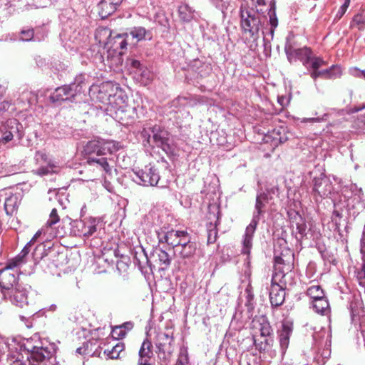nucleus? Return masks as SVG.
<instances>
[{
	"label": "nucleus",
	"mask_w": 365,
	"mask_h": 365,
	"mask_svg": "<svg viewBox=\"0 0 365 365\" xmlns=\"http://www.w3.org/2000/svg\"><path fill=\"white\" fill-rule=\"evenodd\" d=\"M312 307L317 313L325 314L329 311V304L324 295L322 298L312 301Z\"/></svg>",
	"instance_id": "31"
},
{
	"label": "nucleus",
	"mask_w": 365,
	"mask_h": 365,
	"mask_svg": "<svg viewBox=\"0 0 365 365\" xmlns=\"http://www.w3.org/2000/svg\"><path fill=\"white\" fill-rule=\"evenodd\" d=\"M351 73L353 76H354L356 77L363 78L365 79V70L360 71L357 68H355L351 71Z\"/></svg>",
	"instance_id": "53"
},
{
	"label": "nucleus",
	"mask_w": 365,
	"mask_h": 365,
	"mask_svg": "<svg viewBox=\"0 0 365 365\" xmlns=\"http://www.w3.org/2000/svg\"><path fill=\"white\" fill-rule=\"evenodd\" d=\"M253 327L258 330L262 337H269L273 332L272 327L264 316L256 317L252 321Z\"/></svg>",
	"instance_id": "24"
},
{
	"label": "nucleus",
	"mask_w": 365,
	"mask_h": 365,
	"mask_svg": "<svg viewBox=\"0 0 365 365\" xmlns=\"http://www.w3.org/2000/svg\"><path fill=\"white\" fill-rule=\"evenodd\" d=\"M28 289L22 284L16 285V288L9 292L8 296H2L4 299H7L13 304L23 307L27 305L28 302Z\"/></svg>",
	"instance_id": "16"
},
{
	"label": "nucleus",
	"mask_w": 365,
	"mask_h": 365,
	"mask_svg": "<svg viewBox=\"0 0 365 365\" xmlns=\"http://www.w3.org/2000/svg\"><path fill=\"white\" fill-rule=\"evenodd\" d=\"M265 1L264 0H256V6H261L264 5Z\"/></svg>",
	"instance_id": "64"
},
{
	"label": "nucleus",
	"mask_w": 365,
	"mask_h": 365,
	"mask_svg": "<svg viewBox=\"0 0 365 365\" xmlns=\"http://www.w3.org/2000/svg\"><path fill=\"white\" fill-rule=\"evenodd\" d=\"M82 155L86 162L88 161L89 157L95 158L96 156L99 157L103 155L104 153L101 143L96 140H91L88 142L83 147Z\"/></svg>",
	"instance_id": "22"
},
{
	"label": "nucleus",
	"mask_w": 365,
	"mask_h": 365,
	"mask_svg": "<svg viewBox=\"0 0 365 365\" xmlns=\"http://www.w3.org/2000/svg\"><path fill=\"white\" fill-rule=\"evenodd\" d=\"M17 197L11 195L7 197L4 202V210L8 215H12L16 210Z\"/></svg>",
	"instance_id": "36"
},
{
	"label": "nucleus",
	"mask_w": 365,
	"mask_h": 365,
	"mask_svg": "<svg viewBox=\"0 0 365 365\" xmlns=\"http://www.w3.org/2000/svg\"><path fill=\"white\" fill-rule=\"evenodd\" d=\"M181 233H182V231L171 230L165 234L163 238L168 245L175 247L179 237L180 238Z\"/></svg>",
	"instance_id": "33"
},
{
	"label": "nucleus",
	"mask_w": 365,
	"mask_h": 365,
	"mask_svg": "<svg viewBox=\"0 0 365 365\" xmlns=\"http://www.w3.org/2000/svg\"><path fill=\"white\" fill-rule=\"evenodd\" d=\"M196 251V245L195 243L192 242L191 244L187 245V246L181 247L178 250V253L180 256L183 259H189L191 258Z\"/></svg>",
	"instance_id": "35"
},
{
	"label": "nucleus",
	"mask_w": 365,
	"mask_h": 365,
	"mask_svg": "<svg viewBox=\"0 0 365 365\" xmlns=\"http://www.w3.org/2000/svg\"><path fill=\"white\" fill-rule=\"evenodd\" d=\"M127 34H128V41L130 37L132 39H135L136 42L143 40H150L153 37L151 31L147 30L143 26H135Z\"/></svg>",
	"instance_id": "27"
},
{
	"label": "nucleus",
	"mask_w": 365,
	"mask_h": 365,
	"mask_svg": "<svg viewBox=\"0 0 365 365\" xmlns=\"http://www.w3.org/2000/svg\"><path fill=\"white\" fill-rule=\"evenodd\" d=\"M98 98L104 104L106 114L123 125L131 123L135 114V108L125 106L128 99L118 84L106 82L101 87Z\"/></svg>",
	"instance_id": "1"
},
{
	"label": "nucleus",
	"mask_w": 365,
	"mask_h": 365,
	"mask_svg": "<svg viewBox=\"0 0 365 365\" xmlns=\"http://www.w3.org/2000/svg\"><path fill=\"white\" fill-rule=\"evenodd\" d=\"M7 86L8 83L6 81L0 80V100L2 98L4 93H6Z\"/></svg>",
	"instance_id": "52"
},
{
	"label": "nucleus",
	"mask_w": 365,
	"mask_h": 365,
	"mask_svg": "<svg viewBox=\"0 0 365 365\" xmlns=\"http://www.w3.org/2000/svg\"><path fill=\"white\" fill-rule=\"evenodd\" d=\"M153 261L159 266V269L165 270L171 263V257L168 253L160 248H155L151 255Z\"/></svg>",
	"instance_id": "23"
},
{
	"label": "nucleus",
	"mask_w": 365,
	"mask_h": 365,
	"mask_svg": "<svg viewBox=\"0 0 365 365\" xmlns=\"http://www.w3.org/2000/svg\"><path fill=\"white\" fill-rule=\"evenodd\" d=\"M14 267L6 264V266L0 269V292L2 296H8L11 289L16 288V285H20L17 272Z\"/></svg>",
	"instance_id": "11"
},
{
	"label": "nucleus",
	"mask_w": 365,
	"mask_h": 365,
	"mask_svg": "<svg viewBox=\"0 0 365 365\" xmlns=\"http://www.w3.org/2000/svg\"><path fill=\"white\" fill-rule=\"evenodd\" d=\"M346 9L341 6L335 16V20L340 19L343 16V15L346 13Z\"/></svg>",
	"instance_id": "55"
},
{
	"label": "nucleus",
	"mask_w": 365,
	"mask_h": 365,
	"mask_svg": "<svg viewBox=\"0 0 365 365\" xmlns=\"http://www.w3.org/2000/svg\"><path fill=\"white\" fill-rule=\"evenodd\" d=\"M124 344L118 342L113 346L111 350L106 349L105 354H106L110 359H118L120 357V354L124 350Z\"/></svg>",
	"instance_id": "39"
},
{
	"label": "nucleus",
	"mask_w": 365,
	"mask_h": 365,
	"mask_svg": "<svg viewBox=\"0 0 365 365\" xmlns=\"http://www.w3.org/2000/svg\"><path fill=\"white\" fill-rule=\"evenodd\" d=\"M19 126L21 125L16 119H10L7 120L4 125L0 128V134L4 143H8L13 139L14 135L17 134L19 138H21L19 134Z\"/></svg>",
	"instance_id": "18"
},
{
	"label": "nucleus",
	"mask_w": 365,
	"mask_h": 365,
	"mask_svg": "<svg viewBox=\"0 0 365 365\" xmlns=\"http://www.w3.org/2000/svg\"><path fill=\"white\" fill-rule=\"evenodd\" d=\"M285 299V289L272 281L269 290V300L271 305L274 307L281 306Z\"/></svg>",
	"instance_id": "21"
},
{
	"label": "nucleus",
	"mask_w": 365,
	"mask_h": 365,
	"mask_svg": "<svg viewBox=\"0 0 365 365\" xmlns=\"http://www.w3.org/2000/svg\"><path fill=\"white\" fill-rule=\"evenodd\" d=\"M353 21L358 25H364L365 16H364L361 14H358L354 16Z\"/></svg>",
	"instance_id": "50"
},
{
	"label": "nucleus",
	"mask_w": 365,
	"mask_h": 365,
	"mask_svg": "<svg viewBox=\"0 0 365 365\" xmlns=\"http://www.w3.org/2000/svg\"><path fill=\"white\" fill-rule=\"evenodd\" d=\"M291 226L296 228V231H293L297 241H302L307 235V226L306 220L297 211L291 210L287 212Z\"/></svg>",
	"instance_id": "14"
},
{
	"label": "nucleus",
	"mask_w": 365,
	"mask_h": 365,
	"mask_svg": "<svg viewBox=\"0 0 365 365\" xmlns=\"http://www.w3.org/2000/svg\"><path fill=\"white\" fill-rule=\"evenodd\" d=\"M95 38L105 48L110 46L114 43L113 37L112 38V31L107 27L98 28L95 32Z\"/></svg>",
	"instance_id": "25"
},
{
	"label": "nucleus",
	"mask_w": 365,
	"mask_h": 365,
	"mask_svg": "<svg viewBox=\"0 0 365 365\" xmlns=\"http://www.w3.org/2000/svg\"><path fill=\"white\" fill-rule=\"evenodd\" d=\"M349 4L350 0H345L344 3L341 6L347 10L348 7L349 6Z\"/></svg>",
	"instance_id": "62"
},
{
	"label": "nucleus",
	"mask_w": 365,
	"mask_h": 365,
	"mask_svg": "<svg viewBox=\"0 0 365 365\" xmlns=\"http://www.w3.org/2000/svg\"><path fill=\"white\" fill-rule=\"evenodd\" d=\"M307 294L314 301L324 297V292L319 285H312L307 289Z\"/></svg>",
	"instance_id": "38"
},
{
	"label": "nucleus",
	"mask_w": 365,
	"mask_h": 365,
	"mask_svg": "<svg viewBox=\"0 0 365 365\" xmlns=\"http://www.w3.org/2000/svg\"><path fill=\"white\" fill-rule=\"evenodd\" d=\"M127 64L129 65L133 68L141 69V64L138 60L129 58L127 60Z\"/></svg>",
	"instance_id": "49"
},
{
	"label": "nucleus",
	"mask_w": 365,
	"mask_h": 365,
	"mask_svg": "<svg viewBox=\"0 0 365 365\" xmlns=\"http://www.w3.org/2000/svg\"><path fill=\"white\" fill-rule=\"evenodd\" d=\"M168 135V131L157 125L144 128L141 132L145 145L161 148L166 153L171 152Z\"/></svg>",
	"instance_id": "7"
},
{
	"label": "nucleus",
	"mask_w": 365,
	"mask_h": 365,
	"mask_svg": "<svg viewBox=\"0 0 365 365\" xmlns=\"http://www.w3.org/2000/svg\"><path fill=\"white\" fill-rule=\"evenodd\" d=\"M61 190H66V187H61V188H53V190L51 189H49L48 190V194H54L56 196H57L59 193V192Z\"/></svg>",
	"instance_id": "59"
},
{
	"label": "nucleus",
	"mask_w": 365,
	"mask_h": 365,
	"mask_svg": "<svg viewBox=\"0 0 365 365\" xmlns=\"http://www.w3.org/2000/svg\"><path fill=\"white\" fill-rule=\"evenodd\" d=\"M219 215L220 210L218 207L215 205L209 207V212L207 216V220L209 221L207 224V244H212L215 242L217 240V226L219 223Z\"/></svg>",
	"instance_id": "15"
},
{
	"label": "nucleus",
	"mask_w": 365,
	"mask_h": 365,
	"mask_svg": "<svg viewBox=\"0 0 365 365\" xmlns=\"http://www.w3.org/2000/svg\"><path fill=\"white\" fill-rule=\"evenodd\" d=\"M100 222V218L93 217L74 220L71 223V232L75 236L90 237L96 232L97 225Z\"/></svg>",
	"instance_id": "9"
},
{
	"label": "nucleus",
	"mask_w": 365,
	"mask_h": 365,
	"mask_svg": "<svg viewBox=\"0 0 365 365\" xmlns=\"http://www.w3.org/2000/svg\"><path fill=\"white\" fill-rule=\"evenodd\" d=\"M264 190L261 188L256 197L255 211L250 223L246 227L242 241V253L249 255L252 247V238L259 221L260 215L264 212L265 203L272 198L274 195H277L278 188L273 184H269Z\"/></svg>",
	"instance_id": "3"
},
{
	"label": "nucleus",
	"mask_w": 365,
	"mask_h": 365,
	"mask_svg": "<svg viewBox=\"0 0 365 365\" xmlns=\"http://www.w3.org/2000/svg\"><path fill=\"white\" fill-rule=\"evenodd\" d=\"M178 13L180 19L185 22L190 21L195 16V10L186 4L179 6Z\"/></svg>",
	"instance_id": "32"
},
{
	"label": "nucleus",
	"mask_w": 365,
	"mask_h": 365,
	"mask_svg": "<svg viewBox=\"0 0 365 365\" xmlns=\"http://www.w3.org/2000/svg\"><path fill=\"white\" fill-rule=\"evenodd\" d=\"M328 117L327 113H324L322 117H317V118H304L302 119V123H320L324 122L327 120V118Z\"/></svg>",
	"instance_id": "45"
},
{
	"label": "nucleus",
	"mask_w": 365,
	"mask_h": 365,
	"mask_svg": "<svg viewBox=\"0 0 365 365\" xmlns=\"http://www.w3.org/2000/svg\"><path fill=\"white\" fill-rule=\"evenodd\" d=\"M31 251V246L26 244L21 252L14 258L9 259L7 262L10 266L16 268L26 262V257Z\"/></svg>",
	"instance_id": "30"
},
{
	"label": "nucleus",
	"mask_w": 365,
	"mask_h": 365,
	"mask_svg": "<svg viewBox=\"0 0 365 365\" xmlns=\"http://www.w3.org/2000/svg\"><path fill=\"white\" fill-rule=\"evenodd\" d=\"M272 344L273 339L270 337L266 338L263 341L261 342H257V340L254 338V344L259 352H265L268 351L272 346Z\"/></svg>",
	"instance_id": "40"
},
{
	"label": "nucleus",
	"mask_w": 365,
	"mask_h": 365,
	"mask_svg": "<svg viewBox=\"0 0 365 365\" xmlns=\"http://www.w3.org/2000/svg\"><path fill=\"white\" fill-rule=\"evenodd\" d=\"M112 335L115 339H122L125 336L126 331L120 327V326H115L112 329Z\"/></svg>",
	"instance_id": "44"
},
{
	"label": "nucleus",
	"mask_w": 365,
	"mask_h": 365,
	"mask_svg": "<svg viewBox=\"0 0 365 365\" xmlns=\"http://www.w3.org/2000/svg\"><path fill=\"white\" fill-rule=\"evenodd\" d=\"M284 252L279 255L275 251L274 269L276 272L273 274L272 281L285 289L287 285L293 284V273L291 272L293 254L290 250H285Z\"/></svg>",
	"instance_id": "5"
},
{
	"label": "nucleus",
	"mask_w": 365,
	"mask_h": 365,
	"mask_svg": "<svg viewBox=\"0 0 365 365\" xmlns=\"http://www.w3.org/2000/svg\"><path fill=\"white\" fill-rule=\"evenodd\" d=\"M325 65V61L319 57H314L312 55V59L309 64L313 70H318L321 66Z\"/></svg>",
	"instance_id": "43"
},
{
	"label": "nucleus",
	"mask_w": 365,
	"mask_h": 365,
	"mask_svg": "<svg viewBox=\"0 0 365 365\" xmlns=\"http://www.w3.org/2000/svg\"><path fill=\"white\" fill-rule=\"evenodd\" d=\"M277 101L282 107H284L287 104V99L284 96H279Z\"/></svg>",
	"instance_id": "57"
},
{
	"label": "nucleus",
	"mask_w": 365,
	"mask_h": 365,
	"mask_svg": "<svg viewBox=\"0 0 365 365\" xmlns=\"http://www.w3.org/2000/svg\"><path fill=\"white\" fill-rule=\"evenodd\" d=\"M152 343L148 339L142 343L139 350L138 365H149L150 361L153 356Z\"/></svg>",
	"instance_id": "26"
},
{
	"label": "nucleus",
	"mask_w": 365,
	"mask_h": 365,
	"mask_svg": "<svg viewBox=\"0 0 365 365\" xmlns=\"http://www.w3.org/2000/svg\"><path fill=\"white\" fill-rule=\"evenodd\" d=\"M60 217L58 215L57 210L53 208L50 215L49 218L45 224L46 233L50 237H62L64 235V232L62 230H59Z\"/></svg>",
	"instance_id": "17"
},
{
	"label": "nucleus",
	"mask_w": 365,
	"mask_h": 365,
	"mask_svg": "<svg viewBox=\"0 0 365 365\" xmlns=\"http://www.w3.org/2000/svg\"><path fill=\"white\" fill-rule=\"evenodd\" d=\"M137 175L143 182H158L160 180V175L157 170L153 168H150L148 171L140 170Z\"/></svg>",
	"instance_id": "29"
},
{
	"label": "nucleus",
	"mask_w": 365,
	"mask_h": 365,
	"mask_svg": "<svg viewBox=\"0 0 365 365\" xmlns=\"http://www.w3.org/2000/svg\"><path fill=\"white\" fill-rule=\"evenodd\" d=\"M119 326L120 327H122L124 330H125L127 333L128 331H130L133 328L134 324L133 322H126Z\"/></svg>",
	"instance_id": "54"
},
{
	"label": "nucleus",
	"mask_w": 365,
	"mask_h": 365,
	"mask_svg": "<svg viewBox=\"0 0 365 365\" xmlns=\"http://www.w3.org/2000/svg\"><path fill=\"white\" fill-rule=\"evenodd\" d=\"M292 332V329L291 326L287 323H284L282 324V329L279 333V344L282 354L285 353V351L288 347L289 343V337Z\"/></svg>",
	"instance_id": "28"
},
{
	"label": "nucleus",
	"mask_w": 365,
	"mask_h": 365,
	"mask_svg": "<svg viewBox=\"0 0 365 365\" xmlns=\"http://www.w3.org/2000/svg\"><path fill=\"white\" fill-rule=\"evenodd\" d=\"M342 217V213L339 212V210H334L332 212L331 220L333 222H335L336 225L339 224V222L337 221V218L339 220Z\"/></svg>",
	"instance_id": "51"
},
{
	"label": "nucleus",
	"mask_w": 365,
	"mask_h": 365,
	"mask_svg": "<svg viewBox=\"0 0 365 365\" xmlns=\"http://www.w3.org/2000/svg\"><path fill=\"white\" fill-rule=\"evenodd\" d=\"M9 365H26L24 362L21 361V360L16 359L11 363H10ZM29 365H40L39 364H31L30 361L29 362Z\"/></svg>",
	"instance_id": "58"
},
{
	"label": "nucleus",
	"mask_w": 365,
	"mask_h": 365,
	"mask_svg": "<svg viewBox=\"0 0 365 365\" xmlns=\"http://www.w3.org/2000/svg\"><path fill=\"white\" fill-rule=\"evenodd\" d=\"M310 76L314 80H316L317 78H321L320 71L318 70H313V71L311 72Z\"/></svg>",
	"instance_id": "60"
},
{
	"label": "nucleus",
	"mask_w": 365,
	"mask_h": 365,
	"mask_svg": "<svg viewBox=\"0 0 365 365\" xmlns=\"http://www.w3.org/2000/svg\"><path fill=\"white\" fill-rule=\"evenodd\" d=\"M284 132V129L283 128H279L277 129L273 130L272 133V137L274 140L278 141L280 143H283L287 141V138L286 136H281V133Z\"/></svg>",
	"instance_id": "42"
},
{
	"label": "nucleus",
	"mask_w": 365,
	"mask_h": 365,
	"mask_svg": "<svg viewBox=\"0 0 365 365\" xmlns=\"http://www.w3.org/2000/svg\"><path fill=\"white\" fill-rule=\"evenodd\" d=\"M86 86L85 78L80 75L72 83L56 88L49 96L50 101L58 106L63 102L73 103Z\"/></svg>",
	"instance_id": "6"
},
{
	"label": "nucleus",
	"mask_w": 365,
	"mask_h": 365,
	"mask_svg": "<svg viewBox=\"0 0 365 365\" xmlns=\"http://www.w3.org/2000/svg\"><path fill=\"white\" fill-rule=\"evenodd\" d=\"M284 51L290 63L299 60L305 67L309 68L312 54V51L309 47L304 46L296 48L290 42L287 41L284 46Z\"/></svg>",
	"instance_id": "12"
},
{
	"label": "nucleus",
	"mask_w": 365,
	"mask_h": 365,
	"mask_svg": "<svg viewBox=\"0 0 365 365\" xmlns=\"http://www.w3.org/2000/svg\"><path fill=\"white\" fill-rule=\"evenodd\" d=\"M123 0H101L98 4V14L104 19L112 15L120 6Z\"/></svg>",
	"instance_id": "20"
},
{
	"label": "nucleus",
	"mask_w": 365,
	"mask_h": 365,
	"mask_svg": "<svg viewBox=\"0 0 365 365\" xmlns=\"http://www.w3.org/2000/svg\"><path fill=\"white\" fill-rule=\"evenodd\" d=\"M54 168L55 167L53 165H49L46 168H41L37 170L36 173L39 175H48L50 173H55L56 171L53 170Z\"/></svg>",
	"instance_id": "48"
},
{
	"label": "nucleus",
	"mask_w": 365,
	"mask_h": 365,
	"mask_svg": "<svg viewBox=\"0 0 365 365\" xmlns=\"http://www.w3.org/2000/svg\"><path fill=\"white\" fill-rule=\"evenodd\" d=\"M90 166L96 167L101 170L105 172L106 175H110L112 173V169L113 168L114 160L111 158L108 159L103 155L95 158H88V161L86 162Z\"/></svg>",
	"instance_id": "19"
},
{
	"label": "nucleus",
	"mask_w": 365,
	"mask_h": 365,
	"mask_svg": "<svg viewBox=\"0 0 365 365\" xmlns=\"http://www.w3.org/2000/svg\"><path fill=\"white\" fill-rule=\"evenodd\" d=\"M136 263L138 266L142 267L144 263H148L149 262L148 257L146 256L144 250H141L139 257L137 256L135 257Z\"/></svg>",
	"instance_id": "47"
},
{
	"label": "nucleus",
	"mask_w": 365,
	"mask_h": 365,
	"mask_svg": "<svg viewBox=\"0 0 365 365\" xmlns=\"http://www.w3.org/2000/svg\"><path fill=\"white\" fill-rule=\"evenodd\" d=\"M269 15L270 29L265 34L263 29L267 22V16L260 13L258 9H241L240 26L247 41L256 43L259 38L260 31L264 35V41L267 40V36H269L271 40L273 39L274 30L278 26V19L274 9H270Z\"/></svg>",
	"instance_id": "2"
},
{
	"label": "nucleus",
	"mask_w": 365,
	"mask_h": 365,
	"mask_svg": "<svg viewBox=\"0 0 365 365\" xmlns=\"http://www.w3.org/2000/svg\"><path fill=\"white\" fill-rule=\"evenodd\" d=\"M128 34H119L113 36L114 43L109 47H107L106 53L98 52L94 57L96 63H102L103 66H108L110 68H118L123 63L122 54L120 50L126 49L128 46Z\"/></svg>",
	"instance_id": "4"
},
{
	"label": "nucleus",
	"mask_w": 365,
	"mask_h": 365,
	"mask_svg": "<svg viewBox=\"0 0 365 365\" xmlns=\"http://www.w3.org/2000/svg\"><path fill=\"white\" fill-rule=\"evenodd\" d=\"M24 349L31 354V357L36 361L50 359L56 351V346L54 344L43 346L41 342H38L37 344H34L33 339L27 340L24 344Z\"/></svg>",
	"instance_id": "10"
},
{
	"label": "nucleus",
	"mask_w": 365,
	"mask_h": 365,
	"mask_svg": "<svg viewBox=\"0 0 365 365\" xmlns=\"http://www.w3.org/2000/svg\"><path fill=\"white\" fill-rule=\"evenodd\" d=\"M192 243L190 241V236L186 231H182V233L180 235V238L179 237V240L177 243V246H175V250L178 251L181 247L187 246V245Z\"/></svg>",
	"instance_id": "41"
},
{
	"label": "nucleus",
	"mask_w": 365,
	"mask_h": 365,
	"mask_svg": "<svg viewBox=\"0 0 365 365\" xmlns=\"http://www.w3.org/2000/svg\"><path fill=\"white\" fill-rule=\"evenodd\" d=\"M321 78H332L341 75V68L337 66H332L330 68L319 71Z\"/></svg>",
	"instance_id": "37"
},
{
	"label": "nucleus",
	"mask_w": 365,
	"mask_h": 365,
	"mask_svg": "<svg viewBox=\"0 0 365 365\" xmlns=\"http://www.w3.org/2000/svg\"><path fill=\"white\" fill-rule=\"evenodd\" d=\"M36 31H38L39 37H42V36L45 37L46 36V34L42 29H37Z\"/></svg>",
	"instance_id": "63"
},
{
	"label": "nucleus",
	"mask_w": 365,
	"mask_h": 365,
	"mask_svg": "<svg viewBox=\"0 0 365 365\" xmlns=\"http://www.w3.org/2000/svg\"><path fill=\"white\" fill-rule=\"evenodd\" d=\"M101 187L103 189L106 190L108 192L111 193H115L113 190V186L112 184L108 183V184H102Z\"/></svg>",
	"instance_id": "56"
},
{
	"label": "nucleus",
	"mask_w": 365,
	"mask_h": 365,
	"mask_svg": "<svg viewBox=\"0 0 365 365\" xmlns=\"http://www.w3.org/2000/svg\"><path fill=\"white\" fill-rule=\"evenodd\" d=\"M21 39L24 41H29L31 40L40 41L44 39V36L39 37L38 31H34L32 29H23L21 31Z\"/></svg>",
	"instance_id": "34"
},
{
	"label": "nucleus",
	"mask_w": 365,
	"mask_h": 365,
	"mask_svg": "<svg viewBox=\"0 0 365 365\" xmlns=\"http://www.w3.org/2000/svg\"><path fill=\"white\" fill-rule=\"evenodd\" d=\"M246 292H247V302H250L253 299L254 296L250 292L248 288L246 289Z\"/></svg>",
	"instance_id": "61"
},
{
	"label": "nucleus",
	"mask_w": 365,
	"mask_h": 365,
	"mask_svg": "<svg viewBox=\"0 0 365 365\" xmlns=\"http://www.w3.org/2000/svg\"><path fill=\"white\" fill-rule=\"evenodd\" d=\"M53 238L54 237H50L46 235V227L43 226L41 230L36 232L32 239L27 243L31 247L38 240L41 242V243L36 247L33 252V257L36 263L38 262L47 255L46 246L43 243L44 242L51 241Z\"/></svg>",
	"instance_id": "13"
},
{
	"label": "nucleus",
	"mask_w": 365,
	"mask_h": 365,
	"mask_svg": "<svg viewBox=\"0 0 365 365\" xmlns=\"http://www.w3.org/2000/svg\"><path fill=\"white\" fill-rule=\"evenodd\" d=\"M188 363V357L187 351L180 350V355L175 365H187Z\"/></svg>",
	"instance_id": "46"
},
{
	"label": "nucleus",
	"mask_w": 365,
	"mask_h": 365,
	"mask_svg": "<svg viewBox=\"0 0 365 365\" xmlns=\"http://www.w3.org/2000/svg\"><path fill=\"white\" fill-rule=\"evenodd\" d=\"M173 332H158L155 344L160 365H167L174 351Z\"/></svg>",
	"instance_id": "8"
}]
</instances>
